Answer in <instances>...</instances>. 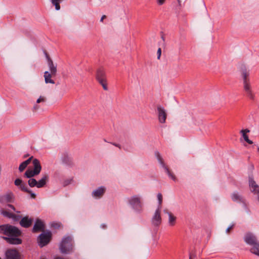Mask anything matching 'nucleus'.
<instances>
[{"label":"nucleus","instance_id":"obj_1","mask_svg":"<svg viewBox=\"0 0 259 259\" xmlns=\"http://www.w3.org/2000/svg\"><path fill=\"white\" fill-rule=\"evenodd\" d=\"M1 231L8 237H4V239L10 244H20L21 243V240L17 237L20 235L21 232L15 226L9 225H3L0 227Z\"/></svg>","mask_w":259,"mask_h":259},{"label":"nucleus","instance_id":"obj_2","mask_svg":"<svg viewBox=\"0 0 259 259\" xmlns=\"http://www.w3.org/2000/svg\"><path fill=\"white\" fill-rule=\"evenodd\" d=\"M240 71L243 79V91L247 97L253 100L255 98V95L252 90L249 77V70L246 68L245 65H242L240 67Z\"/></svg>","mask_w":259,"mask_h":259},{"label":"nucleus","instance_id":"obj_3","mask_svg":"<svg viewBox=\"0 0 259 259\" xmlns=\"http://www.w3.org/2000/svg\"><path fill=\"white\" fill-rule=\"evenodd\" d=\"M244 241L248 245L252 246L250 251L259 256V242L256 237L252 233H247L244 237Z\"/></svg>","mask_w":259,"mask_h":259},{"label":"nucleus","instance_id":"obj_4","mask_svg":"<svg viewBox=\"0 0 259 259\" xmlns=\"http://www.w3.org/2000/svg\"><path fill=\"white\" fill-rule=\"evenodd\" d=\"M72 238L69 236L64 237L60 244V250L63 253H69L73 250V246L72 244Z\"/></svg>","mask_w":259,"mask_h":259},{"label":"nucleus","instance_id":"obj_5","mask_svg":"<svg viewBox=\"0 0 259 259\" xmlns=\"http://www.w3.org/2000/svg\"><path fill=\"white\" fill-rule=\"evenodd\" d=\"M49 177L47 175H45L38 182L34 178H29L28 181V184L30 187H36L38 188L44 187L48 180Z\"/></svg>","mask_w":259,"mask_h":259},{"label":"nucleus","instance_id":"obj_6","mask_svg":"<svg viewBox=\"0 0 259 259\" xmlns=\"http://www.w3.org/2000/svg\"><path fill=\"white\" fill-rule=\"evenodd\" d=\"M96 79L102 85L103 89L105 91H107L108 89L107 84L106 73L103 68H99L97 70Z\"/></svg>","mask_w":259,"mask_h":259},{"label":"nucleus","instance_id":"obj_7","mask_svg":"<svg viewBox=\"0 0 259 259\" xmlns=\"http://www.w3.org/2000/svg\"><path fill=\"white\" fill-rule=\"evenodd\" d=\"M128 202L132 207L137 211H140L142 209L143 204L140 198L138 196H134L128 199Z\"/></svg>","mask_w":259,"mask_h":259},{"label":"nucleus","instance_id":"obj_8","mask_svg":"<svg viewBox=\"0 0 259 259\" xmlns=\"http://www.w3.org/2000/svg\"><path fill=\"white\" fill-rule=\"evenodd\" d=\"M52 237L51 231H47L39 235L37 239L38 245L40 247L46 245L50 241Z\"/></svg>","mask_w":259,"mask_h":259},{"label":"nucleus","instance_id":"obj_9","mask_svg":"<svg viewBox=\"0 0 259 259\" xmlns=\"http://www.w3.org/2000/svg\"><path fill=\"white\" fill-rule=\"evenodd\" d=\"M155 155L157 158L159 163L161 165L162 167L164 168L165 172L167 173L169 177L173 181H176V177L171 172V171L168 169V167L165 165L163 160L161 156L160 153L158 151H156L155 152Z\"/></svg>","mask_w":259,"mask_h":259},{"label":"nucleus","instance_id":"obj_10","mask_svg":"<svg viewBox=\"0 0 259 259\" xmlns=\"http://www.w3.org/2000/svg\"><path fill=\"white\" fill-rule=\"evenodd\" d=\"M249 187L250 191L254 194L257 195L259 194V186L254 180L253 175H250L248 177Z\"/></svg>","mask_w":259,"mask_h":259},{"label":"nucleus","instance_id":"obj_11","mask_svg":"<svg viewBox=\"0 0 259 259\" xmlns=\"http://www.w3.org/2000/svg\"><path fill=\"white\" fill-rule=\"evenodd\" d=\"M160 210V207H157L152 218V224L155 226H158L161 223Z\"/></svg>","mask_w":259,"mask_h":259},{"label":"nucleus","instance_id":"obj_12","mask_svg":"<svg viewBox=\"0 0 259 259\" xmlns=\"http://www.w3.org/2000/svg\"><path fill=\"white\" fill-rule=\"evenodd\" d=\"M157 112L159 122L161 123H165L167 114L164 108L161 106H158L157 107Z\"/></svg>","mask_w":259,"mask_h":259},{"label":"nucleus","instance_id":"obj_13","mask_svg":"<svg viewBox=\"0 0 259 259\" xmlns=\"http://www.w3.org/2000/svg\"><path fill=\"white\" fill-rule=\"evenodd\" d=\"M7 259H20L19 253L16 249H9L6 252Z\"/></svg>","mask_w":259,"mask_h":259},{"label":"nucleus","instance_id":"obj_14","mask_svg":"<svg viewBox=\"0 0 259 259\" xmlns=\"http://www.w3.org/2000/svg\"><path fill=\"white\" fill-rule=\"evenodd\" d=\"M105 191V187L103 186L100 187L93 191L92 196L95 198H100L104 195Z\"/></svg>","mask_w":259,"mask_h":259},{"label":"nucleus","instance_id":"obj_15","mask_svg":"<svg viewBox=\"0 0 259 259\" xmlns=\"http://www.w3.org/2000/svg\"><path fill=\"white\" fill-rule=\"evenodd\" d=\"M46 57L48 60V66L50 72L52 73L53 75H56L57 73V66L54 64L53 61L47 54H46Z\"/></svg>","mask_w":259,"mask_h":259},{"label":"nucleus","instance_id":"obj_16","mask_svg":"<svg viewBox=\"0 0 259 259\" xmlns=\"http://www.w3.org/2000/svg\"><path fill=\"white\" fill-rule=\"evenodd\" d=\"M14 196L12 193L9 192L0 197V201L2 203L12 202Z\"/></svg>","mask_w":259,"mask_h":259},{"label":"nucleus","instance_id":"obj_17","mask_svg":"<svg viewBox=\"0 0 259 259\" xmlns=\"http://www.w3.org/2000/svg\"><path fill=\"white\" fill-rule=\"evenodd\" d=\"M231 198L234 201L242 202L244 204H245V199L237 192H235L232 193L231 195Z\"/></svg>","mask_w":259,"mask_h":259},{"label":"nucleus","instance_id":"obj_18","mask_svg":"<svg viewBox=\"0 0 259 259\" xmlns=\"http://www.w3.org/2000/svg\"><path fill=\"white\" fill-rule=\"evenodd\" d=\"M44 229V225L42 222L37 219L33 227L32 231L33 232H37Z\"/></svg>","mask_w":259,"mask_h":259},{"label":"nucleus","instance_id":"obj_19","mask_svg":"<svg viewBox=\"0 0 259 259\" xmlns=\"http://www.w3.org/2000/svg\"><path fill=\"white\" fill-rule=\"evenodd\" d=\"M164 213H166L168 215V224L170 226H173L175 225L176 217L174 216L172 213L167 209H164L163 210Z\"/></svg>","mask_w":259,"mask_h":259},{"label":"nucleus","instance_id":"obj_20","mask_svg":"<svg viewBox=\"0 0 259 259\" xmlns=\"http://www.w3.org/2000/svg\"><path fill=\"white\" fill-rule=\"evenodd\" d=\"M33 169L36 173L39 174L41 170V166L39 161L37 159H33L32 160Z\"/></svg>","mask_w":259,"mask_h":259},{"label":"nucleus","instance_id":"obj_21","mask_svg":"<svg viewBox=\"0 0 259 259\" xmlns=\"http://www.w3.org/2000/svg\"><path fill=\"white\" fill-rule=\"evenodd\" d=\"M32 222L31 219H29L27 217H24L21 220L20 224L21 226L28 228L31 226Z\"/></svg>","mask_w":259,"mask_h":259},{"label":"nucleus","instance_id":"obj_22","mask_svg":"<svg viewBox=\"0 0 259 259\" xmlns=\"http://www.w3.org/2000/svg\"><path fill=\"white\" fill-rule=\"evenodd\" d=\"M53 76L52 73L49 71H45L44 73V78L46 83L54 84L55 81L51 79L52 76Z\"/></svg>","mask_w":259,"mask_h":259},{"label":"nucleus","instance_id":"obj_23","mask_svg":"<svg viewBox=\"0 0 259 259\" xmlns=\"http://www.w3.org/2000/svg\"><path fill=\"white\" fill-rule=\"evenodd\" d=\"M249 132L250 131L248 129L242 130L240 131L244 140L248 144H252L253 143L252 141L249 139L248 136L246 135V133Z\"/></svg>","mask_w":259,"mask_h":259},{"label":"nucleus","instance_id":"obj_24","mask_svg":"<svg viewBox=\"0 0 259 259\" xmlns=\"http://www.w3.org/2000/svg\"><path fill=\"white\" fill-rule=\"evenodd\" d=\"M46 101V98L45 96H40L36 100V104L33 107V111H36L39 108V106L37 104L45 103Z\"/></svg>","mask_w":259,"mask_h":259},{"label":"nucleus","instance_id":"obj_25","mask_svg":"<svg viewBox=\"0 0 259 259\" xmlns=\"http://www.w3.org/2000/svg\"><path fill=\"white\" fill-rule=\"evenodd\" d=\"M38 174L34 170L28 169L25 172V176L27 178H31Z\"/></svg>","mask_w":259,"mask_h":259},{"label":"nucleus","instance_id":"obj_26","mask_svg":"<svg viewBox=\"0 0 259 259\" xmlns=\"http://www.w3.org/2000/svg\"><path fill=\"white\" fill-rule=\"evenodd\" d=\"M63 0H51L52 3L55 6L56 10L60 9V3L63 2Z\"/></svg>","mask_w":259,"mask_h":259},{"label":"nucleus","instance_id":"obj_27","mask_svg":"<svg viewBox=\"0 0 259 259\" xmlns=\"http://www.w3.org/2000/svg\"><path fill=\"white\" fill-rule=\"evenodd\" d=\"M157 199L158 200V207H160V209H161V204L162 202V195L161 193H158L157 194Z\"/></svg>","mask_w":259,"mask_h":259},{"label":"nucleus","instance_id":"obj_28","mask_svg":"<svg viewBox=\"0 0 259 259\" xmlns=\"http://www.w3.org/2000/svg\"><path fill=\"white\" fill-rule=\"evenodd\" d=\"M2 213L4 216L7 217L9 218H14L15 215L14 214L8 212L7 211H3Z\"/></svg>","mask_w":259,"mask_h":259},{"label":"nucleus","instance_id":"obj_29","mask_svg":"<svg viewBox=\"0 0 259 259\" xmlns=\"http://www.w3.org/2000/svg\"><path fill=\"white\" fill-rule=\"evenodd\" d=\"M19 188L21 190L24 192H29V190L28 189L26 185L24 183H22Z\"/></svg>","mask_w":259,"mask_h":259},{"label":"nucleus","instance_id":"obj_30","mask_svg":"<svg viewBox=\"0 0 259 259\" xmlns=\"http://www.w3.org/2000/svg\"><path fill=\"white\" fill-rule=\"evenodd\" d=\"M27 165L25 164V163L23 162L20 164V165L19 166V170L20 172L23 171L27 167Z\"/></svg>","mask_w":259,"mask_h":259},{"label":"nucleus","instance_id":"obj_31","mask_svg":"<svg viewBox=\"0 0 259 259\" xmlns=\"http://www.w3.org/2000/svg\"><path fill=\"white\" fill-rule=\"evenodd\" d=\"M15 185L17 186H19V187H20L21 185H22V184L23 183H22V181L21 179H17L15 180Z\"/></svg>","mask_w":259,"mask_h":259},{"label":"nucleus","instance_id":"obj_32","mask_svg":"<svg viewBox=\"0 0 259 259\" xmlns=\"http://www.w3.org/2000/svg\"><path fill=\"white\" fill-rule=\"evenodd\" d=\"M156 2L157 5L162 6L165 3L166 0H156Z\"/></svg>","mask_w":259,"mask_h":259},{"label":"nucleus","instance_id":"obj_33","mask_svg":"<svg viewBox=\"0 0 259 259\" xmlns=\"http://www.w3.org/2000/svg\"><path fill=\"white\" fill-rule=\"evenodd\" d=\"M33 158V156H31L30 158H29L26 160L24 161V162L25 163V164L26 165H28L31 162V160Z\"/></svg>","mask_w":259,"mask_h":259},{"label":"nucleus","instance_id":"obj_34","mask_svg":"<svg viewBox=\"0 0 259 259\" xmlns=\"http://www.w3.org/2000/svg\"><path fill=\"white\" fill-rule=\"evenodd\" d=\"M157 54V59H159L160 58V56H161V50L160 48H159L158 49Z\"/></svg>","mask_w":259,"mask_h":259},{"label":"nucleus","instance_id":"obj_35","mask_svg":"<svg viewBox=\"0 0 259 259\" xmlns=\"http://www.w3.org/2000/svg\"><path fill=\"white\" fill-rule=\"evenodd\" d=\"M52 227L55 228H58L60 227V225L58 223H54L52 224Z\"/></svg>","mask_w":259,"mask_h":259},{"label":"nucleus","instance_id":"obj_36","mask_svg":"<svg viewBox=\"0 0 259 259\" xmlns=\"http://www.w3.org/2000/svg\"><path fill=\"white\" fill-rule=\"evenodd\" d=\"M28 193H29V194H30V195H31V197L32 198H33V199H34V198H35V197H36V195H35L34 193H33L31 191L29 190V192H28Z\"/></svg>","mask_w":259,"mask_h":259},{"label":"nucleus","instance_id":"obj_37","mask_svg":"<svg viewBox=\"0 0 259 259\" xmlns=\"http://www.w3.org/2000/svg\"><path fill=\"white\" fill-rule=\"evenodd\" d=\"M234 225L232 224L230 226H229L227 229H226V233H228L230 232V230L234 227Z\"/></svg>","mask_w":259,"mask_h":259},{"label":"nucleus","instance_id":"obj_38","mask_svg":"<svg viewBox=\"0 0 259 259\" xmlns=\"http://www.w3.org/2000/svg\"><path fill=\"white\" fill-rule=\"evenodd\" d=\"M191 256H192L193 259H196V254L195 253H190L189 257Z\"/></svg>","mask_w":259,"mask_h":259},{"label":"nucleus","instance_id":"obj_39","mask_svg":"<svg viewBox=\"0 0 259 259\" xmlns=\"http://www.w3.org/2000/svg\"><path fill=\"white\" fill-rule=\"evenodd\" d=\"M70 183V180H66L64 182V186H66L67 185H68Z\"/></svg>","mask_w":259,"mask_h":259},{"label":"nucleus","instance_id":"obj_40","mask_svg":"<svg viewBox=\"0 0 259 259\" xmlns=\"http://www.w3.org/2000/svg\"><path fill=\"white\" fill-rule=\"evenodd\" d=\"M9 206L10 207H11L13 210H15V208L14 206H13L12 205L10 204V205H9Z\"/></svg>","mask_w":259,"mask_h":259},{"label":"nucleus","instance_id":"obj_41","mask_svg":"<svg viewBox=\"0 0 259 259\" xmlns=\"http://www.w3.org/2000/svg\"><path fill=\"white\" fill-rule=\"evenodd\" d=\"M106 18V16L105 15H103L101 18V20H100V21L102 22L103 21V20Z\"/></svg>","mask_w":259,"mask_h":259},{"label":"nucleus","instance_id":"obj_42","mask_svg":"<svg viewBox=\"0 0 259 259\" xmlns=\"http://www.w3.org/2000/svg\"><path fill=\"white\" fill-rule=\"evenodd\" d=\"M113 145H114L115 146H116L119 148H120V146L119 144H116V143H113L112 144Z\"/></svg>","mask_w":259,"mask_h":259},{"label":"nucleus","instance_id":"obj_43","mask_svg":"<svg viewBox=\"0 0 259 259\" xmlns=\"http://www.w3.org/2000/svg\"><path fill=\"white\" fill-rule=\"evenodd\" d=\"M251 169H252H252H253L254 167H253V165H251Z\"/></svg>","mask_w":259,"mask_h":259},{"label":"nucleus","instance_id":"obj_44","mask_svg":"<svg viewBox=\"0 0 259 259\" xmlns=\"http://www.w3.org/2000/svg\"><path fill=\"white\" fill-rule=\"evenodd\" d=\"M189 259H193L192 256H191Z\"/></svg>","mask_w":259,"mask_h":259},{"label":"nucleus","instance_id":"obj_45","mask_svg":"<svg viewBox=\"0 0 259 259\" xmlns=\"http://www.w3.org/2000/svg\"><path fill=\"white\" fill-rule=\"evenodd\" d=\"M257 151H258V152H259V147L258 146L257 147Z\"/></svg>","mask_w":259,"mask_h":259},{"label":"nucleus","instance_id":"obj_46","mask_svg":"<svg viewBox=\"0 0 259 259\" xmlns=\"http://www.w3.org/2000/svg\"><path fill=\"white\" fill-rule=\"evenodd\" d=\"M41 259H45V258H41Z\"/></svg>","mask_w":259,"mask_h":259},{"label":"nucleus","instance_id":"obj_47","mask_svg":"<svg viewBox=\"0 0 259 259\" xmlns=\"http://www.w3.org/2000/svg\"><path fill=\"white\" fill-rule=\"evenodd\" d=\"M0 259H1V258L0 257Z\"/></svg>","mask_w":259,"mask_h":259}]
</instances>
